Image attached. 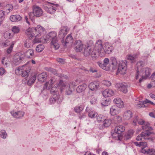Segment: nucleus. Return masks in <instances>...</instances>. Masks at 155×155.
<instances>
[{"label": "nucleus", "instance_id": "26", "mask_svg": "<svg viewBox=\"0 0 155 155\" xmlns=\"http://www.w3.org/2000/svg\"><path fill=\"white\" fill-rule=\"evenodd\" d=\"M133 116V113L130 110H127L124 112L123 114V117L124 119L129 120Z\"/></svg>", "mask_w": 155, "mask_h": 155}, {"label": "nucleus", "instance_id": "17", "mask_svg": "<svg viewBox=\"0 0 155 155\" xmlns=\"http://www.w3.org/2000/svg\"><path fill=\"white\" fill-rule=\"evenodd\" d=\"M125 130V127L123 126H119L116 127L114 129L115 134H114L115 135H116L115 137L117 136L118 139H120L119 136L120 135H119L122 132H123Z\"/></svg>", "mask_w": 155, "mask_h": 155}, {"label": "nucleus", "instance_id": "47", "mask_svg": "<svg viewBox=\"0 0 155 155\" xmlns=\"http://www.w3.org/2000/svg\"><path fill=\"white\" fill-rule=\"evenodd\" d=\"M44 46L43 45L40 44L37 46L36 50L37 51L41 52L44 49Z\"/></svg>", "mask_w": 155, "mask_h": 155}, {"label": "nucleus", "instance_id": "43", "mask_svg": "<svg viewBox=\"0 0 155 155\" xmlns=\"http://www.w3.org/2000/svg\"><path fill=\"white\" fill-rule=\"evenodd\" d=\"M0 137L4 139H6L7 136V134L5 130H2L0 131Z\"/></svg>", "mask_w": 155, "mask_h": 155}, {"label": "nucleus", "instance_id": "6", "mask_svg": "<svg viewBox=\"0 0 155 155\" xmlns=\"http://www.w3.org/2000/svg\"><path fill=\"white\" fill-rule=\"evenodd\" d=\"M33 30L34 31L33 34L34 35V37H35L33 40L34 43H38L39 42H35V39L36 41H37L38 39H41L44 38V37L43 36V37H41L40 38H38V37L45 34L46 31L45 29L42 26L39 25H38L37 27L35 28H33Z\"/></svg>", "mask_w": 155, "mask_h": 155}, {"label": "nucleus", "instance_id": "42", "mask_svg": "<svg viewBox=\"0 0 155 155\" xmlns=\"http://www.w3.org/2000/svg\"><path fill=\"white\" fill-rule=\"evenodd\" d=\"M110 101L109 99L104 98L102 100L101 104L103 106H107L110 104Z\"/></svg>", "mask_w": 155, "mask_h": 155}, {"label": "nucleus", "instance_id": "20", "mask_svg": "<svg viewBox=\"0 0 155 155\" xmlns=\"http://www.w3.org/2000/svg\"><path fill=\"white\" fill-rule=\"evenodd\" d=\"M61 42L64 46L66 45L67 44H71L73 42V39L71 35H68L66 37V39L64 41L63 38L61 41Z\"/></svg>", "mask_w": 155, "mask_h": 155}, {"label": "nucleus", "instance_id": "5", "mask_svg": "<svg viewBox=\"0 0 155 155\" xmlns=\"http://www.w3.org/2000/svg\"><path fill=\"white\" fill-rule=\"evenodd\" d=\"M142 128L145 130L137 136L136 140L138 141L141 140L142 139H149L148 137L152 133L150 131L152 130V128L149 127V124H147L146 126H143Z\"/></svg>", "mask_w": 155, "mask_h": 155}, {"label": "nucleus", "instance_id": "10", "mask_svg": "<svg viewBox=\"0 0 155 155\" xmlns=\"http://www.w3.org/2000/svg\"><path fill=\"white\" fill-rule=\"evenodd\" d=\"M115 87L118 88V90L124 93H126L127 91L128 85L126 84H123L121 83H117L116 84Z\"/></svg>", "mask_w": 155, "mask_h": 155}, {"label": "nucleus", "instance_id": "57", "mask_svg": "<svg viewBox=\"0 0 155 155\" xmlns=\"http://www.w3.org/2000/svg\"><path fill=\"white\" fill-rule=\"evenodd\" d=\"M48 70L49 71H50L54 74H57V71L55 69L50 68H48Z\"/></svg>", "mask_w": 155, "mask_h": 155}, {"label": "nucleus", "instance_id": "32", "mask_svg": "<svg viewBox=\"0 0 155 155\" xmlns=\"http://www.w3.org/2000/svg\"><path fill=\"white\" fill-rule=\"evenodd\" d=\"M152 76V79L151 84H149L147 86V87L149 88H150L152 86H155V72L153 73Z\"/></svg>", "mask_w": 155, "mask_h": 155}, {"label": "nucleus", "instance_id": "63", "mask_svg": "<svg viewBox=\"0 0 155 155\" xmlns=\"http://www.w3.org/2000/svg\"><path fill=\"white\" fill-rule=\"evenodd\" d=\"M57 61L62 64H63L64 62V60L62 58H58L57 60Z\"/></svg>", "mask_w": 155, "mask_h": 155}, {"label": "nucleus", "instance_id": "9", "mask_svg": "<svg viewBox=\"0 0 155 155\" xmlns=\"http://www.w3.org/2000/svg\"><path fill=\"white\" fill-rule=\"evenodd\" d=\"M74 48L76 52H81L83 49V44L80 40L75 41L74 44Z\"/></svg>", "mask_w": 155, "mask_h": 155}, {"label": "nucleus", "instance_id": "30", "mask_svg": "<svg viewBox=\"0 0 155 155\" xmlns=\"http://www.w3.org/2000/svg\"><path fill=\"white\" fill-rule=\"evenodd\" d=\"M24 45L25 47L27 48L31 47L33 46L32 40L29 39H26L24 41Z\"/></svg>", "mask_w": 155, "mask_h": 155}, {"label": "nucleus", "instance_id": "56", "mask_svg": "<svg viewBox=\"0 0 155 155\" xmlns=\"http://www.w3.org/2000/svg\"><path fill=\"white\" fill-rule=\"evenodd\" d=\"M103 84L107 86H109L111 85L110 81L107 80H104L103 81Z\"/></svg>", "mask_w": 155, "mask_h": 155}, {"label": "nucleus", "instance_id": "28", "mask_svg": "<svg viewBox=\"0 0 155 155\" xmlns=\"http://www.w3.org/2000/svg\"><path fill=\"white\" fill-rule=\"evenodd\" d=\"M21 17L19 15H15L10 16V19L12 22H16L20 21Z\"/></svg>", "mask_w": 155, "mask_h": 155}, {"label": "nucleus", "instance_id": "24", "mask_svg": "<svg viewBox=\"0 0 155 155\" xmlns=\"http://www.w3.org/2000/svg\"><path fill=\"white\" fill-rule=\"evenodd\" d=\"M47 77V73L45 72H43L38 75V79L39 81L42 82L46 80Z\"/></svg>", "mask_w": 155, "mask_h": 155}, {"label": "nucleus", "instance_id": "45", "mask_svg": "<svg viewBox=\"0 0 155 155\" xmlns=\"http://www.w3.org/2000/svg\"><path fill=\"white\" fill-rule=\"evenodd\" d=\"M83 109V106L81 105L76 106L74 108L75 111L78 113H80Z\"/></svg>", "mask_w": 155, "mask_h": 155}, {"label": "nucleus", "instance_id": "54", "mask_svg": "<svg viewBox=\"0 0 155 155\" xmlns=\"http://www.w3.org/2000/svg\"><path fill=\"white\" fill-rule=\"evenodd\" d=\"M7 7L8 8L7 10V13H9L10 12L12 11L13 9V6L11 4H9L7 5Z\"/></svg>", "mask_w": 155, "mask_h": 155}, {"label": "nucleus", "instance_id": "21", "mask_svg": "<svg viewBox=\"0 0 155 155\" xmlns=\"http://www.w3.org/2000/svg\"><path fill=\"white\" fill-rule=\"evenodd\" d=\"M114 102L116 105V106L119 108H123L124 107L123 101L119 98H115L113 101Z\"/></svg>", "mask_w": 155, "mask_h": 155}, {"label": "nucleus", "instance_id": "46", "mask_svg": "<svg viewBox=\"0 0 155 155\" xmlns=\"http://www.w3.org/2000/svg\"><path fill=\"white\" fill-rule=\"evenodd\" d=\"M4 37L6 39H8L13 37V35L8 32H6L4 35Z\"/></svg>", "mask_w": 155, "mask_h": 155}, {"label": "nucleus", "instance_id": "3", "mask_svg": "<svg viewBox=\"0 0 155 155\" xmlns=\"http://www.w3.org/2000/svg\"><path fill=\"white\" fill-rule=\"evenodd\" d=\"M59 85L61 91L62 92L64 90H65L66 94L69 95L71 94L74 87L76 86L77 84L75 82H72L66 86L65 82L62 80H60Z\"/></svg>", "mask_w": 155, "mask_h": 155}, {"label": "nucleus", "instance_id": "59", "mask_svg": "<svg viewBox=\"0 0 155 155\" xmlns=\"http://www.w3.org/2000/svg\"><path fill=\"white\" fill-rule=\"evenodd\" d=\"M6 57H3L2 59V63L3 64V65H4V66H7L8 65V63L7 62H5V60L6 59Z\"/></svg>", "mask_w": 155, "mask_h": 155}, {"label": "nucleus", "instance_id": "58", "mask_svg": "<svg viewBox=\"0 0 155 155\" xmlns=\"http://www.w3.org/2000/svg\"><path fill=\"white\" fill-rule=\"evenodd\" d=\"M114 118L115 120L117 121V122H121V117L118 116H115L114 117Z\"/></svg>", "mask_w": 155, "mask_h": 155}, {"label": "nucleus", "instance_id": "34", "mask_svg": "<svg viewBox=\"0 0 155 155\" xmlns=\"http://www.w3.org/2000/svg\"><path fill=\"white\" fill-rule=\"evenodd\" d=\"M103 122V126L104 127H107L111 124L112 122V120L110 119L105 118Z\"/></svg>", "mask_w": 155, "mask_h": 155}, {"label": "nucleus", "instance_id": "22", "mask_svg": "<svg viewBox=\"0 0 155 155\" xmlns=\"http://www.w3.org/2000/svg\"><path fill=\"white\" fill-rule=\"evenodd\" d=\"M115 105L112 106L110 109V113L112 115H115L118 114L120 112V110Z\"/></svg>", "mask_w": 155, "mask_h": 155}, {"label": "nucleus", "instance_id": "36", "mask_svg": "<svg viewBox=\"0 0 155 155\" xmlns=\"http://www.w3.org/2000/svg\"><path fill=\"white\" fill-rule=\"evenodd\" d=\"M134 143L137 146L139 147L142 146L144 148L147 145V143L146 142H134Z\"/></svg>", "mask_w": 155, "mask_h": 155}, {"label": "nucleus", "instance_id": "50", "mask_svg": "<svg viewBox=\"0 0 155 155\" xmlns=\"http://www.w3.org/2000/svg\"><path fill=\"white\" fill-rule=\"evenodd\" d=\"M145 101H141L138 102V104H137V107L138 108H141L142 107H145L144 104H146L145 103Z\"/></svg>", "mask_w": 155, "mask_h": 155}, {"label": "nucleus", "instance_id": "60", "mask_svg": "<svg viewBox=\"0 0 155 155\" xmlns=\"http://www.w3.org/2000/svg\"><path fill=\"white\" fill-rule=\"evenodd\" d=\"M5 70L3 68H0V75H3L5 72Z\"/></svg>", "mask_w": 155, "mask_h": 155}, {"label": "nucleus", "instance_id": "52", "mask_svg": "<svg viewBox=\"0 0 155 155\" xmlns=\"http://www.w3.org/2000/svg\"><path fill=\"white\" fill-rule=\"evenodd\" d=\"M14 42H12V43L10 45V47L7 49V52L8 54H10L11 53L14 45Z\"/></svg>", "mask_w": 155, "mask_h": 155}, {"label": "nucleus", "instance_id": "44", "mask_svg": "<svg viewBox=\"0 0 155 155\" xmlns=\"http://www.w3.org/2000/svg\"><path fill=\"white\" fill-rule=\"evenodd\" d=\"M96 117L97 121L99 122H103L105 118L104 116L101 114L97 115Z\"/></svg>", "mask_w": 155, "mask_h": 155}, {"label": "nucleus", "instance_id": "16", "mask_svg": "<svg viewBox=\"0 0 155 155\" xmlns=\"http://www.w3.org/2000/svg\"><path fill=\"white\" fill-rule=\"evenodd\" d=\"M25 67L23 68V71L21 74L22 77H25L28 78V74L31 69V67L28 64H26L24 65Z\"/></svg>", "mask_w": 155, "mask_h": 155}, {"label": "nucleus", "instance_id": "40", "mask_svg": "<svg viewBox=\"0 0 155 155\" xmlns=\"http://www.w3.org/2000/svg\"><path fill=\"white\" fill-rule=\"evenodd\" d=\"M145 150L143 149L142 152L145 153L149 154L150 155H155V150L153 149H149L147 151H146L144 152V151Z\"/></svg>", "mask_w": 155, "mask_h": 155}, {"label": "nucleus", "instance_id": "11", "mask_svg": "<svg viewBox=\"0 0 155 155\" xmlns=\"http://www.w3.org/2000/svg\"><path fill=\"white\" fill-rule=\"evenodd\" d=\"M33 14L34 16L37 17H39L43 14L42 10L38 6H34L33 7Z\"/></svg>", "mask_w": 155, "mask_h": 155}, {"label": "nucleus", "instance_id": "64", "mask_svg": "<svg viewBox=\"0 0 155 155\" xmlns=\"http://www.w3.org/2000/svg\"><path fill=\"white\" fill-rule=\"evenodd\" d=\"M79 117L80 119H82L85 117V115L83 114H80L79 115Z\"/></svg>", "mask_w": 155, "mask_h": 155}, {"label": "nucleus", "instance_id": "8", "mask_svg": "<svg viewBox=\"0 0 155 155\" xmlns=\"http://www.w3.org/2000/svg\"><path fill=\"white\" fill-rule=\"evenodd\" d=\"M47 5L45 7V10L48 13L52 14L55 12L58 5L55 4L47 2Z\"/></svg>", "mask_w": 155, "mask_h": 155}, {"label": "nucleus", "instance_id": "14", "mask_svg": "<svg viewBox=\"0 0 155 155\" xmlns=\"http://www.w3.org/2000/svg\"><path fill=\"white\" fill-rule=\"evenodd\" d=\"M23 59V56L20 53L15 54L13 58V63L16 65L19 64Z\"/></svg>", "mask_w": 155, "mask_h": 155}, {"label": "nucleus", "instance_id": "25", "mask_svg": "<svg viewBox=\"0 0 155 155\" xmlns=\"http://www.w3.org/2000/svg\"><path fill=\"white\" fill-rule=\"evenodd\" d=\"M144 63L143 61H141L138 62L137 64V72L136 75V79H137L139 78V76L140 74L139 70L141 69V67L144 66Z\"/></svg>", "mask_w": 155, "mask_h": 155}, {"label": "nucleus", "instance_id": "15", "mask_svg": "<svg viewBox=\"0 0 155 155\" xmlns=\"http://www.w3.org/2000/svg\"><path fill=\"white\" fill-rule=\"evenodd\" d=\"M10 113L13 117L18 119L21 118L25 114V112L21 111H15L13 110L10 112Z\"/></svg>", "mask_w": 155, "mask_h": 155}, {"label": "nucleus", "instance_id": "29", "mask_svg": "<svg viewBox=\"0 0 155 155\" xmlns=\"http://www.w3.org/2000/svg\"><path fill=\"white\" fill-rule=\"evenodd\" d=\"M87 85L85 84L79 85L77 88V91L78 93H80L84 91L87 87Z\"/></svg>", "mask_w": 155, "mask_h": 155}, {"label": "nucleus", "instance_id": "33", "mask_svg": "<svg viewBox=\"0 0 155 155\" xmlns=\"http://www.w3.org/2000/svg\"><path fill=\"white\" fill-rule=\"evenodd\" d=\"M33 32L34 31L33 30V28H28L26 30L25 33L28 37L32 38L34 37Z\"/></svg>", "mask_w": 155, "mask_h": 155}, {"label": "nucleus", "instance_id": "61", "mask_svg": "<svg viewBox=\"0 0 155 155\" xmlns=\"http://www.w3.org/2000/svg\"><path fill=\"white\" fill-rule=\"evenodd\" d=\"M97 101V98L93 97L91 100L90 102L92 104H94Z\"/></svg>", "mask_w": 155, "mask_h": 155}, {"label": "nucleus", "instance_id": "37", "mask_svg": "<svg viewBox=\"0 0 155 155\" xmlns=\"http://www.w3.org/2000/svg\"><path fill=\"white\" fill-rule=\"evenodd\" d=\"M24 67H25L24 65L21 67H18L15 70L16 74L17 75H21L22 72L23 71V68Z\"/></svg>", "mask_w": 155, "mask_h": 155}, {"label": "nucleus", "instance_id": "39", "mask_svg": "<svg viewBox=\"0 0 155 155\" xmlns=\"http://www.w3.org/2000/svg\"><path fill=\"white\" fill-rule=\"evenodd\" d=\"M58 86L59 87V84L58 85H56V86L52 87L50 91L51 93V94H57L58 90Z\"/></svg>", "mask_w": 155, "mask_h": 155}, {"label": "nucleus", "instance_id": "48", "mask_svg": "<svg viewBox=\"0 0 155 155\" xmlns=\"http://www.w3.org/2000/svg\"><path fill=\"white\" fill-rule=\"evenodd\" d=\"M97 64L99 66L104 70H108V68L105 66L104 63L103 64L100 62L98 61L97 62Z\"/></svg>", "mask_w": 155, "mask_h": 155}, {"label": "nucleus", "instance_id": "55", "mask_svg": "<svg viewBox=\"0 0 155 155\" xmlns=\"http://www.w3.org/2000/svg\"><path fill=\"white\" fill-rule=\"evenodd\" d=\"M12 31L15 33H18L19 32L20 29L18 27L15 26L13 27Z\"/></svg>", "mask_w": 155, "mask_h": 155}, {"label": "nucleus", "instance_id": "49", "mask_svg": "<svg viewBox=\"0 0 155 155\" xmlns=\"http://www.w3.org/2000/svg\"><path fill=\"white\" fill-rule=\"evenodd\" d=\"M136 58V55H129L127 57V59L132 61V62H133L135 61Z\"/></svg>", "mask_w": 155, "mask_h": 155}, {"label": "nucleus", "instance_id": "19", "mask_svg": "<svg viewBox=\"0 0 155 155\" xmlns=\"http://www.w3.org/2000/svg\"><path fill=\"white\" fill-rule=\"evenodd\" d=\"M100 83L99 81H94L90 83L88 87L89 89L92 91H96L99 87Z\"/></svg>", "mask_w": 155, "mask_h": 155}, {"label": "nucleus", "instance_id": "4", "mask_svg": "<svg viewBox=\"0 0 155 155\" xmlns=\"http://www.w3.org/2000/svg\"><path fill=\"white\" fill-rule=\"evenodd\" d=\"M84 54L86 57L90 55L93 60H96L98 55V51L95 48V46L93 48L90 46L85 48L84 50Z\"/></svg>", "mask_w": 155, "mask_h": 155}, {"label": "nucleus", "instance_id": "38", "mask_svg": "<svg viewBox=\"0 0 155 155\" xmlns=\"http://www.w3.org/2000/svg\"><path fill=\"white\" fill-rule=\"evenodd\" d=\"M53 84V81L52 79L51 80L50 82H47L45 84L44 86L43 87L44 89H49L51 87V85Z\"/></svg>", "mask_w": 155, "mask_h": 155}, {"label": "nucleus", "instance_id": "13", "mask_svg": "<svg viewBox=\"0 0 155 155\" xmlns=\"http://www.w3.org/2000/svg\"><path fill=\"white\" fill-rule=\"evenodd\" d=\"M142 70V72L143 74V76L139 80L140 83H141L143 79L149 76L150 74L149 68H143Z\"/></svg>", "mask_w": 155, "mask_h": 155}, {"label": "nucleus", "instance_id": "35", "mask_svg": "<svg viewBox=\"0 0 155 155\" xmlns=\"http://www.w3.org/2000/svg\"><path fill=\"white\" fill-rule=\"evenodd\" d=\"M34 54V50L32 49H28L26 52L25 56L28 58H31Z\"/></svg>", "mask_w": 155, "mask_h": 155}, {"label": "nucleus", "instance_id": "62", "mask_svg": "<svg viewBox=\"0 0 155 155\" xmlns=\"http://www.w3.org/2000/svg\"><path fill=\"white\" fill-rule=\"evenodd\" d=\"M109 59L108 58H105L103 61L104 63L106 66L107 65L109 62Z\"/></svg>", "mask_w": 155, "mask_h": 155}, {"label": "nucleus", "instance_id": "12", "mask_svg": "<svg viewBox=\"0 0 155 155\" xmlns=\"http://www.w3.org/2000/svg\"><path fill=\"white\" fill-rule=\"evenodd\" d=\"M68 30L69 29L67 27H61L59 32V37L62 40L66 35Z\"/></svg>", "mask_w": 155, "mask_h": 155}, {"label": "nucleus", "instance_id": "7", "mask_svg": "<svg viewBox=\"0 0 155 155\" xmlns=\"http://www.w3.org/2000/svg\"><path fill=\"white\" fill-rule=\"evenodd\" d=\"M127 69V62L126 60H122L119 62V65L117 72V74H124L126 73Z\"/></svg>", "mask_w": 155, "mask_h": 155}, {"label": "nucleus", "instance_id": "51", "mask_svg": "<svg viewBox=\"0 0 155 155\" xmlns=\"http://www.w3.org/2000/svg\"><path fill=\"white\" fill-rule=\"evenodd\" d=\"M97 114L94 111H92L88 114L89 116L91 118H94L97 116Z\"/></svg>", "mask_w": 155, "mask_h": 155}, {"label": "nucleus", "instance_id": "1", "mask_svg": "<svg viewBox=\"0 0 155 155\" xmlns=\"http://www.w3.org/2000/svg\"><path fill=\"white\" fill-rule=\"evenodd\" d=\"M56 33L55 32H51L48 34L43 38L38 39L37 41L35 39L36 42H41L43 43H47L49 40H52L51 42V46L55 50L58 49L60 47L58 41L56 37Z\"/></svg>", "mask_w": 155, "mask_h": 155}, {"label": "nucleus", "instance_id": "18", "mask_svg": "<svg viewBox=\"0 0 155 155\" xmlns=\"http://www.w3.org/2000/svg\"><path fill=\"white\" fill-rule=\"evenodd\" d=\"M137 122H138L139 124L142 125V127L143 126H146L147 124H149V127L150 126V124L149 123L147 122H146L144 120L142 119H139L138 118V117L137 116H136L135 117L134 120L133 121V124L134 125H136L137 124Z\"/></svg>", "mask_w": 155, "mask_h": 155}, {"label": "nucleus", "instance_id": "41", "mask_svg": "<svg viewBox=\"0 0 155 155\" xmlns=\"http://www.w3.org/2000/svg\"><path fill=\"white\" fill-rule=\"evenodd\" d=\"M134 131L133 130H128L127 135H126L125 138L127 140H128L131 138L133 134Z\"/></svg>", "mask_w": 155, "mask_h": 155}, {"label": "nucleus", "instance_id": "23", "mask_svg": "<svg viewBox=\"0 0 155 155\" xmlns=\"http://www.w3.org/2000/svg\"><path fill=\"white\" fill-rule=\"evenodd\" d=\"M102 94L104 96L106 97L113 96L114 93L111 89H106L103 92Z\"/></svg>", "mask_w": 155, "mask_h": 155}, {"label": "nucleus", "instance_id": "2", "mask_svg": "<svg viewBox=\"0 0 155 155\" xmlns=\"http://www.w3.org/2000/svg\"><path fill=\"white\" fill-rule=\"evenodd\" d=\"M95 48L97 50L98 55L101 57L104 56L106 54L111 53L113 50V47L107 43L103 45L102 41L100 40L96 42Z\"/></svg>", "mask_w": 155, "mask_h": 155}, {"label": "nucleus", "instance_id": "31", "mask_svg": "<svg viewBox=\"0 0 155 155\" xmlns=\"http://www.w3.org/2000/svg\"><path fill=\"white\" fill-rule=\"evenodd\" d=\"M110 61L111 62V64L114 66L113 67V69H115L117 67V62L116 60V58L114 57H112L110 58Z\"/></svg>", "mask_w": 155, "mask_h": 155}, {"label": "nucleus", "instance_id": "53", "mask_svg": "<svg viewBox=\"0 0 155 155\" xmlns=\"http://www.w3.org/2000/svg\"><path fill=\"white\" fill-rule=\"evenodd\" d=\"M5 17L4 12L2 10L0 11V20L3 21Z\"/></svg>", "mask_w": 155, "mask_h": 155}, {"label": "nucleus", "instance_id": "27", "mask_svg": "<svg viewBox=\"0 0 155 155\" xmlns=\"http://www.w3.org/2000/svg\"><path fill=\"white\" fill-rule=\"evenodd\" d=\"M36 76L35 75L31 77L29 79L28 78L26 77L25 79L27 84L29 85H31L36 80Z\"/></svg>", "mask_w": 155, "mask_h": 155}]
</instances>
